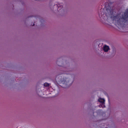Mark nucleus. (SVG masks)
<instances>
[{
	"label": "nucleus",
	"mask_w": 128,
	"mask_h": 128,
	"mask_svg": "<svg viewBox=\"0 0 128 128\" xmlns=\"http://www.w3.org/2000/svg\"><path fill=\"white\" fill-rule=\"evenodd\" d=\"M72 82H71V84L72 83Z\"/></svg>",
	"instance_id": "11"
},
{
	"label": "nucleus",
	"mask_w": 128,
	"mask_h": 128,
	"mask_svg": "<svg viewBox=\"0 0 128 128\" xmlns=\"http://www.w3.org/2000/svg\"><path fill=\"white\" fill-rule=\"evenodd\" d=\"M101 12L99 14L100 17L103 19L105 21H107L106 24L110 26H112V8L108 4V6H105V8L101 9Z\"/></svg>",
	"instance_id": "1"
},
{
	"label": "nucleus",
	"mask_w": 128,
	"mask_h": 128,
	"mask_svg": "<svg viewBox=\"0 0 128 128\" xmlns=\"http://www.w3.org/2000/svg\"><path fill=\"white\" fill-rule=\"evenodd\" d=\"M60 78H62V76H58Z\"/></svg>",
	"instance_id": "8"
},
{
	"label": "nucleus",
	"mask_w": 128,
	"mask_h": 128,
	"mask_svg": "<svg viewBox=\"0 0 128 128\" xmlns=\"http://www.w3.org/2000/svg\"><path fill=\"white\" fill-rule=\"evenodd\" d=\"M109 49L108 46L105 45L104 46L103 48V50L105 52H108Z\"/></svg>",
	"instance_id": "5"
},
{
	"label": "nucleus",
	"mask_w": 128,
	"mask_h": 128,
	"mask_svg": "<svg viewBox=\"0 0 128 128\" xmlns=\"http://www.w3.org/2000/svg\"><path fill=\"white\" fill-rule=\"evenodd\" d=\"M70 81L69 79L66 78H64L63 79L61 78L60 80L61 83L64 85V86H63V87L65 88H67L68 86H69L68 85L70 84L69 83Z\"/></svg>",
	"instance_id": "3"
},
{
	"label": "nucleus",
	"mask_w": 128,
	"mask_h": 128,
	"mask_svg": "<svg viewBox=\"0 0 128 128\" xmlns=\"http://www.w3.org/2000/svg\"><path fill=\"white\" fill-rule=\"evenodd\" d=\"M123 32H126V31H122Z\"/></svg>",
	"instance_id": "9"
},
{
	"label": "nucleus",
	"mask_w": 128,
	"mask_h": 128,
	"mask_svg": "<svg viewBox=\"0 0 128 128\" xmlns=\"http://www.w3.org/2000/svg\"><path fill=\"white\" fill-rule=\"evenodd\" d=\"M117 24L121 28L124 29L125 28V23L128 20V8L126 10L125 12L122 14H118L114 17Z\"/></svg>",
	"instance_id": "2"
},
{
	"label": "nucleus",
	"mask_w": 128,
	"mask_h": 128,
	"mask_svg": "<svg viewBox=\"0 0 128 128\" xmlns=\"http://www.w3.org/2000/svg\"><path fill=\"white\" fill-rule=\"evenodd\" d=\"M112 55H113V54L114 52V53H115V52H116V49L114 47H113V46H112Z\"/></svg>",
	"instance_id": "7"
},
{
	"label": "nucleus",
	"mask_w": 128,
	"mask_h": 128,
	"mask_svg": "<svg viewBox=\"0 0 128 128\" xmlns=\"http://www.w3.org/2000/svg\"><path fill=\"white\" fill-rule=\"evenodd\" d=\"M98 101L99 102L102 103V104L100 105L99 106L100 107H102L104 108L105 107V106L104 105L105 100L104 99L101 98H99L98 99Z\"/></svg>",
	"instance_id": "4"
},
{
	"label": "nucleus",
	"mask_w": 128,
	"mask_h": 128,
	"mask_svg": "<svg viewBox=\"0 0 128 128\" xmlns=\"http://www.w3.org/2000/svg\"><path fill=\"white\" fill-rule=\"evenodd\" d=\"M44 86L47 87L50 85V84L46 82L44 84Z\"/></svg>",
	"instance_id": "6"
},
{
	"label": "nucleus",
	"mask_w": 128,
	"mask_h": 128,
	"mask_svg": "<svg viewBox=\"0 0 128 128\" xmlns=\"http://www.w3.org/2000/svg\"><path fill=\"white\" fill-rule=\"evenodd\" d=\"M112 13H113V12H112Z\"/></svg>",
	"instance_id": "12"
},
{
	"label": "nucleus",
	"mask_w": 128,
	"mask_h": 128,
	"mask_svg": "<svg viewBox=\"0 0 128 128\" xmlns=\"http://www.w3.org/2000/svg\"><path fill=\"white\" fill-rule=\"evenodd\" d=\"M34 23L33 24V25H32V26H34Z\"/></svg>",
	"instance_id": "10"
}]
</instances>
